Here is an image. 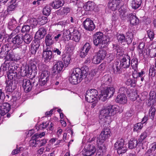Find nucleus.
<instances>
[{"label": "nucleus", "instance_id": "1", "mask_svg": "<svg viewBox=\"0 0 156 156\" xmlns=\"http://www.w3.org/2000/svg\"><path fill=\"white\" fill-rule=\"evenodd\" d=\"M114 92V88L112 87H109L102 90L100 95L98 96L97 90L90 89L87 91L85 98L86 100L89 103H92L98 98L102 101H104L107 100L108 97L109 98L112 97Z\"/></svg>", "mask_w": 156, "mask_h": 156}, {"label": "nucleus", "instance_id": "2", "mask_svg": "<svg viewBox=\"0 0 156 156\" xmlns=\"http://www.w3.org/2000/svg\"><path fill=\"white\" fill-rule=\"evenodd\" d=\"M87 72V70L81 69L78 68L73 69L69 76L70 82L73 84H76L80 83L83 79L86 78Z\"/></svg>", "mask_w": 156, "mask_h": 156}, {"label": "nucleus", "instance_id": "3", "mask_svg": "<svg viewBox=\"0 0 156 156\" xmlns=\"http://www.w3.org/2000/svg\"><path fill=\"white\" fill-rule=\"evenodd\" d=\"M111 132L110 129L108 128L102 130L99 136L97 138V143L98 145V151L100 152L101 155L105 151V147L102 145V143L111 136Z\"/></svg>", "mask_w": 156, "mask_h": 156}, {"label": "nucleus", "instance_id": "4", "mask_svg": "<svg viewBox=\"0 0 156 156\" xmlns=\"http://www.w3.org/2000/svg\"><path fill=\"white\" fill-rule=\"evenodd\" d=\"M122 111V109L119 110V107L118 106L110 105L102 108L100 112L99 116L101 119H104L108 116L113 115L116 113Z\"/></svg>", "mask_w": 156, "mask_h": 156}, {"label": "nucleus", "instance_id": "5", "mask_svg": "<svg viewBox=\"0 0 156 156\" xmlns=\"http://www.w3.org/2000/svg\"><path fill=\"white\" fill-rule=\"evenodd\" d=\"M93 40L95 45L100 47H104V44L107 43L104 39L103 33L101 32H97L94 35Z\"/></svg>", "mask_w": 156, "mask_h": 156}, {"label": "nucleus", "instance_id": "6", "mask_svg": "<svg viewBox=\"0 0 156 156\" xmlns=\"http://www.w3.org/2000/svg\"><path fill=\"white\" fill-rule=\"evenodd\" d=\"M8 50L5 57V60L17 62L20 59V56L15 52L14 49H11L9 46Z\"/></svg>", "mask_w": 156, "mask_h": 156}, {"label": "nucleus", "instance_id": "7", "mask_svg": "<svg viewBox=\"0 0 156 156\" xmlns=\"http://www.w3.org/2000/svg\"><path fill=\"white\" fill-rule=\"evenodd\" d=\"M114 147L119 154L124 153L126 151V148L124 146V140L122 138L116 141L114 144Z\"/></svg>", "mask_w": 156, "mask_h": 156}, {"label": "nucleus", "instance_id": "8", "mask_svg": "<svg viewBox=\"0 0 156 156\" xmlns=\"http://www.w3.org/2000/svg\"><path fill=\"white\" fill-rule=\"evenodd\" d=\"M64 66L63 62L60 61L56 60L53 63L52 73L57 74L60 73Z\"/></svg>", "mask_w": 156, "mask_h": 156}, {"label": "nucleus", "instance_id": "9", "mask_svg": "<svg viewBox=\"0 0 156 156\" xmlns=\"http://www.w3.org/2000/svg\"><path fill=\"white\" fill-rule=\"evenodd\" d=\"M42 57L45 62H48L51 60L52 57V52L50 48L47 47L44 49L42 53Z\"/></svg>", "mask_w": 156, "mask_h": 156}, {"label": "nucleus", "instance_id": "10", "mask_svg": "<svg viewBox=\"0 0 156 156\" xmlns=\"http://www.w3.org/2000/svg\"><path fill=\"white\" fill-rule=\"evenodd\" d=\"M84 28L87 30L92 31L95 28L93 22L90 18H87L83 22Z\"/></svg>", "mask_w": 156, "mask_h": 156}, {"label": "nucleus", "instance_id": "11", "mask_svg": "<svg viewBox=\"0 0 156 156\" xmlns=\"http://www.w3.org/2000/svg\"><path fill=\"white\" fill-rule=\"evenodd\" d=\"M96 149L94 146L88 145V147L83 151V154L84 156H92L95 153Z\"/></svg>", "mask_w": 156, "mask_h": 156}, {"label": "nucleus", "instance_id": "12", "mask_svg": "<svg viewBox=\"0 0 156 156\" xmlns=\"http://www.w3.org/2000/svg\"><path fill=\"white\" fill-rule=\"evenodd\" d=\"M23 36L21 34L17 35L12 38V42L17 47H19L23 42Z\"/></svg>", "mask_w": 156, "mask_h": 156}, {"label": "nucleus", "instance_id": "13", "mask_svg": "<svg viewBox=\"0 0 156 156\" xmlns=\"http://www.w3.org/2000/svg\"><path fill=\"white\" fill-rule=\"evenodd\" d=\"M91 48V46L89 43H86L82 48L80 53L82 58L84 57L88 54V51Z\"/></svg>", "mask_w": 156, "mask_h": 156}, {"label": "nucleus", "instance_id": "14", "mask_svg": "<svg viewBox=\"0 0 156 156\" xmlns=\"http://www.w3.org/2000/svg\"><path fill=\"white\" fill-rule=\"evenodd\" d=\"M122 66L124 68H128L130 65V57L126 55L123 57L120 61Z\"/></svg>", "mask_w": 156, "mask_h": 156}, {"label": "nucleus", "instance_id": "15", "mask_svg": "<svg viewBox=\"0 0 156 156\" xmlns=\"http://www.w3.org/2000/svg\"><path fill=\"white\" fill-rule=\"evenodd\" d=\"M6 83L5 89L7 92H12L16 88V84L13 83L12 81L6 80Z\"/></svg>", "mask_w": 156, "mask_h": 156}, {"label": "nucleus", "instance_id": "16", "mask_svg": "<svg viewBox=\"0 0 156 156\" xmlns=\"http://www.w3.org/2000/svg\"><path fill=\"white\" fill-rule=\"evenodd\" d=\"M46 34V31L44 28H40L36 33L35 37L36 39L40 40L43 38Z\"/></svg>", "mask_w": 156, "mask_h": 156}, {"label": "nucleus", "instance_id": "17", "mask_svg": "<svg viewBox=\"0 0 156 156\" xmlns=\"http://www.w3.org/2000/svg\"><path fill=\"white\" fill-rule=\"evenodd\" d=\"M22 86L24 90L27 92H29L32 89V84L30 80L28 79H24L23 80Z\"/></svg>", "mask_w": 156, "mask_h": 156}, {"label": "nucleus", "instance_id": "18", "mask_svg": "<svg viewBox=\"0 0 156 156\" xmlns=\"http://www.w3.org/2000/svg\"><path fill=\"white\" fill-rule=\"evenodd\" d=\"M64 4L63 0H55L51 3V6L54 9H58L62 6Z\"/></svg>", "mask_w": 156, "mask_h": 156}, {"label": "nucleus", "instance_id": "19", "mask_svg": "<svg viewBox=\"0 0 156 156\" xmlns=\"http://www.w3.org/2000/svg\"><path fill=\"white\" fill-rule=\"evenodd\" d=\"M108 6L112 11H115L119 8V2L117 0H113L109 3Z\"/></svg>", "mask_w": 156, "mask_h": 156}, {"label": "nucleus", "instance_id": "20", "mask_svg": "<svg viewBox=\"0 0 156 156\" xmlns=\"http://www.w3.org/2000/svg\"><path fill=\"white\" fill-rule=\"evenodd\" d=\"M116 101L118 103L124 104L127 101V98L126 95L124 94H120L117 97Z\"/></svg>", "mask_w": 156, "mask_h": 156}, {"label": "nucleus", "instance_id": "21", "mask_svg": "<svg viewBox=\"0 0 156 156\" xmlns=\"http://www.w3.org/2000/svg\"><path fill=\"white\" fill-rule=\"evenodd\" d=\"M71 38L72 40L76 42H78L80 39V34L77 30H74L71 33Z\"/></svg>", "mask_w": 156, "mask_h": 156}, {"label": "nucleus", "instance_id": "22", "mask_svg": "<svg viewBox=\"0 0 156 156\" xmlns=\"http://www.w3.org/2000/svg\"><path fill=\"white\" fill-rule=\"evenodd\" d=\"M53 36L51 34H47L45 38V43L47 47H50V46L54 43V39H53Z\"/></svg>", "mask_w": 156, "mask_h": 156}, {"label": "nucleus", "instance_id": "23", "mask_svg": "<svg viewBox=\"0 0 156 156\" xmlns=\"http://www.w3.org/2000/svg\"><path fill=\"white\" fill-rule=\"evenodd\" d=\"M29 69L28 71L27 70H25V73L27 74L28 73H34V75L35 74L37 73V68L36 64L34 63H31L30 66L29 67Z\"/></svg>", "mask_w": 156, "mask_h": 156}, {"label": "nucleus", "instance_id": "24", "mask_svg": "<svg viewBox=\"0 0 156 156\" xmlns=\"http://www.w3.org/2000/svg\"><path fill=\"white\" fill-rule=\"evenodd\" d=\"M17 25V22L16 19L12 17L10 19V21L8 23V27L11 30H14L16 27V30L19 27H16Z\"/></svg>", "mask_w": 156, "mask_h": 156}, {"label": "nucleus", "instance_id": "25", "mask_svg": "<svg viewBox=\"0 0 156 156\" xmlns=\"http://www.w3.org/2000/svg\"><path fill=\"white\" fill-rule=\"evenodd\" d=\"M9 44H5L2 47L0 52V58H2L5 57L7 54Z\"/></svg>", "mask_w": 156, "mask_h": 156}, {"label": "nucleus", "instance_id": "26", "mask_svg": "<svg viewBox=\"0 0 156 156\" xmlns=\"http://www.w3.org/2000/svg\"><path fill=\"white\" fill-rule=\"evenodd\" d=\"M94 3L93 2H88L84 5L83 8L86 11H91L94 9Z\"/></svg>", "mask_w": 156, "mask_h": 156}, {"label": "nucleus", "instance_id": "27", "mask_svg": "<svg viewBox=\"0 0 156 156\" xmlns=\"http://www.w3.org/2000/svg\"><path fill=\"white\" fill-rule=\"evenodd\" d=\"M129 17L130 23L131 25H135L138 23L139 20L135 15L132 14H129Z\"/></svg>", "mask_w": 156, "mask_h": 156}, {"label": "nucleus", "instance_id": "28", "mask_svg": "<svg viewBox=\"0 0 156 156\" xmlns=\"http://www.w3.org/2000/svg\"><path fill=\"white\" fill-rule=\"evenodd\" d=\"M12 71H9L7 73V76L9 80H7L12 81V80H15L17 76L16 72Z\"/></svg>", "mask_w": 156, "mask_h": 156}, {"label": "nucleus", "instance_id": "29", "mask_svg": "<svg viewBox=\"0 0 156 156\" xmlns=\"http://www.w3.org/2000/svg\"><path fill=\"white\" fill-rule=\"evenodd\" d=\"M107 54L106 51L104 48L100 49L97 54L102 60L105 58Z\"/></svg>", "mask_w": 156, "mask_h": 156}, {"label": "nucleus", "instance_id": "30", "mask_svg": "<svg viewBox=\"0 0 156 156\" xmlns=\"http://www.w3.org/2000/svg\"><path fill=\"white\" fill-rule=\"evenodd\" d=\"M138 143L136 139H132L129 141V148L130 149L134 148L136 147Z\"/></svg>", "mask_w": 156, "mask_h": 156}, {"label": "nucleus", "instance_id": "31", "mask_svg": "<svg viewBox=\"0 0 156 156\" xmlns=\"http://www.w3.org/2000/svg\"><path fill=\"white\" fill-rule=\"evenodd\" d=\"M145 72L143 70H141L140 72H137V71H134L133 73V76L134 78H137L140 77H144Z\"/></svg>", "mask_w": 156, "mask_h": 156}, {"label": "nucleus", "instance_id": "32", "mask_svg": "<svg viewBox=\"0 0 156 156\" xmlns=\"http://www.w3.org/2000/svg\"><path fill=\"white\" fill-rule=\"evenodd\" d=\"M142 3V0H133L131 4L132 8L136 9Z\"/></svg>", "mask_w": 156, "mask_h": 156}, {"label": "nucleus", "instance_id": "33", "mask_svg": "<svg viewBox=\"0 0 156 156\" xmlns=\"http://www.w3.org/2000/svg\"><path fill=\"white\" fill-rule=\"evenodd\" d=\"M27 24L31 26L32 27H34L37 25L38 22L35 18L28 19L27 22Z\"/></svg>", "mask_w": 156, "mask_h": 156}, {"label": "nucleus", "instance_id": "34", "mask_svg": "<svg viewBox=\"0 0 156 156\" xmlns=\"http://www.w3.org/2000/svg\"><path fill=\"white\" fill-rule=\"evenodd\" d=\"M125 38V44L126 43L128 44L131 43L133 37V34L132 33H127L126 36Z\"/></svg>", "mask_w": 156, "mask_h": 156}, {"label": "nucleus", "instance_id": "35", "mask_svg": "<svg viewBox=\"0 0 156 156\" xmlns=\"http://www.w3.org/2000/svg\"><path fill=\"white\" fill-rule=\"evenodd\" d=\"M33 39V37L31 35L26 34L24 36H23V39L24 42L27 44H29Z\"/></svg>", "mask_w": 156, "mask_h": 156}, {"label": "nucleus", "instance_id": "36", "mask_svg": "<svg viewBox=\"0 0 156 156\" xmlns=\"http://www.w3.org/2000/svg\"><path fill=\"white\" fill-rule=\"evenodd\" d=\"M121 67H122V66L121 62H119L116 61L115 62L113 66L114 71H116L117 72H119L120 71V69Z\"/></svg>", "mask_w": 156, "mask_h": 156}, {"label": "nucleus", "instance_id": "37", "mask_svg": "<svg viewBox=\"0 0 156 156\" xmlns=\"http://www.w3.org/2000/svg\"><path fill=\"white\" fill-rule=\"evenodd\" d=\"M148 134L146 130L142 133L138 139V143H141L148 136Z\"/></svg>", "mask_w": 156, "mask_h": 156}, {"label": "nucleus", "instance_id": "38", "mask_svg": "<svg viewBox=\"0 0 156 156\" xmlns=\"http://www.w3.org/2000/svg\"><path fill=\"white\" fill-rule=\"evenodd\" d=\"M49 72L47 70H45L42 72L40 75V78L41 79L45 78V79L49 80Z\"/></svg>", "mask_w": 156, "mask_h": 156}, {"label": "nucleus", "instance_id": "39", "mask_svg": "<svg viewBox=\"0 0 156 156\" xmlns=\"http://www.w3.org/2000/svg\"><path fill=\"white\" fill-rule=\"evenodd\" d=\"M137 60L136 58L132 59L131 61V66L134 71H137Z\"/></svg>", "mask_w": 156, "mask_h": 156}, {"label": "nucleus", "instance_id": "40", "mask_svg": "<svg viewBox=\"0 0 156 156\" xmlns=\"http://www.w3.org/2000/svg\"><path fill=\"white\" fill-rule=\"evenodd\" d=\"M125 36L123 34H119L117 36L118 41L123 45L125 44Z\"/></svg>", "mask_w": 156, "mask_h": 156}, {"label": "nucleus", "instance_id": "41", "mask_svg": "<svg viewBox=\"0 0 156 156\" xmlns=\"http://www.w3.org/2000/svg\"><path fill=\"white\" fill-rule=\"evenodd\" d=\"M102 61V60L97 54L94 56L92 58V62L95 64H99Z\"/></svg>", "mask_w": 156, "mask_h": 156}, {"label": "nucleus", "instance_id": "42", "mask_svg": "<svg viewBox=\"0 0 156 156\" xmlns=\"http://www.w3.org/2000/svg\"><path fill=\"white\" fill-rule=\"evenodd\" d=\"M143 126V123L139 122L135 124L134 126L133 130L134 131H138L140 130Z\"/></svg>", "mask_w": 156, "mask_h": 156}, {"label": "nucleus", "instance_id": "43", "mask_svg": "<svg viewBox=\"0 0 156 156\" xmlns=\"http://www.w3.org/2000/svg\"><path fill=\"white\" fill-rule=\"evenodd\" d=\"M37 138L34 137L33 138V136L32 137L31 140H30V144L31 146L33 147H36L37 144H39L38 140Z\"/></svg>", "mask_w": 156, "mask_h": 156}, {"label": "nucleus", "instance_id": "44", "mask_svg": "<svg viewBox=\"0 0 156 156\" xmlns=\"http://www.w3.org/2000/svg\"><path fill=\"white\" fill-rule=\"evenodd\" d=\"M39 47V45L38 44L32 45L30 48L31 53L32 54H35L37 49Z\"/></svg>", "mask_w": 156, "mask_h": 156}, {"label": "nucleus", "instance_id": "45", "mask_svg": "<svg viewBox=\"0 0 156 156\" xmlns=\"http://www.w3.org/2000/svg\"><path fill=\"white\" fill-rule=\"evenodd\" d=\"M144 46L145 44L144 43H141L139 45L138 50L140 54H143Z\"/></svg>", "mask_w": 156, "mask_h": 156}, {"label": "nucleus", "instance_id": "46", "mask_svg": "<svg viewBox=\"0 0 156 156\" xmlns=\"http://www.w3.org/2000/svg\"><path fill=\"white\" fill-rule=\"evenodd\" d=\"M155 112V109L154 108L152 107L150 108L149 111V114L151 119H154Z\"/></svg>", "mask_w": 156, "mask_h": 156}, {"label": "nucleus", "instance_id": "47", "mask_svg": "<svg viewBox=\"0 0 156 156\" xmlns=\"http://www.w3.org/2000/svg\"><path fill=\"white\" fill-rule=\"evenodd\" d=\"M51 11L50 7L48 6H46L43 9V12L45 15L48 16L50 13Z\"/></svg>", "mask_w": 156, "mask_h": 156}, {"label": "nucleus", "instance_id": "48", "mask_svg": "<svg viewBox=\"0 0 156 156\" xmlns=\"http://www.w3.org/2000/svg\"><path fill=\"white\" fill-rule=\"evenodd\" d=\"M71 33L69 30H67L65 31L63 33V37H66L68 40H70L71 39Z\"/></svg>", "mask_w": 156, "mask_h": 156}, {"label": "nucleus", "instance_id": "49", "mask_svg": "<svg viewBox=\"0 0 156 156\" xmlns=\"http://www.w3.org/2000/svg\"><path fill=\"white\" fill-rule=\"evenodd\" d=\"M30 29V26L28 24L24 25L21 29V31L22 32H29Z\"/></svg>", "mask_w": 156, "mask_h": 156}, {"label": "nucleus", "instance_id": "50", "mask_svg": "<svg viewBox=\"0 0 156 156\" xmlns=\"http://www.w3.org/2000/svg\"><path fill=\"white\" fill-rule=\"evenodd\" d=\"M64 63L66 65H68L70 63L71 60V56L70 55H66L63 58Z\"/></svg>", "mask_w": 156, "mask_h": 156}, {"label": "nucleus", "instance_id": "51", "mask_svg": "<svg viewBox=\"0 0 156 156\" xmlns=\"http://www.w3.org/2000/svg\"><path fill=\"white\" fill-rule=\"evenodd\" d=\"M40 24L41 25H43L47 23L48 21L47 18L44 16H42L40 18Z\"/></svg>", "mask_w": 156, "mask_h": 156}, {"label": "nucleus", "instance_id": "52", "mask_svg": "<svg viewBox=\"0 0 156 156\" xmlns=\"http://www.w3.org/2000/svg\"><path fill=\"white\" fill-rule=\"evenodd\" d=\"M105 80V84L107 85L109 84L112 81V79L110 76H108L105 75L104 76Z\"/></svg>", "mask_w": 156, "mask_h": 156}, {"label": "nucleus", "instance_id": "53", "mask_svg": "<svg viewBox=\"0 0 156 156\" xmlns=\"http://www.w3.org/2000/svg\"><path fill=\"white\" fill-rule=\"evenodd\" d=\"M148 36L151 40H153L154 38V34L153 32L150 30L147 31Z\"/></svg>", "mask_w": 156, "mask_h": 156}, {"label": "nucleus", "instance_id": "54", "mask_svg": "<svg viewBox=\"0 0 156 156\" xmlns=\"http://www.w3.org/2000/svg\"><path fill=\"white\" fill-rule=\"evenodd\" d=\"M48 80H49L45 79V78H44V79H41V78H39V82L40 85L41 86H44L46 83L47 82Z\"/></svg>", "mask_w": 156, "mask_h": 156}, {"label": "nucleus", "instance_id": "55", "mask_svg": "<svg viewBox=\"0 0 156 156\" xmlns=\"http://www.w3.org/2000/svg\"><path fill=\"white\" fill-rule=\"evenodd\" d=\"M155 71L154 67H151L149 70V74L151 76H154L155 75L156 72H155Z\"/></svg>", "mask_w": 156, "mask_h": 156}, {"label": "nucleus", "instance_id": "56", "mask_svg": "<svg viewBox=\"0 0 156 156\" xmlns=\"http://www.w3.org/2000/svg\"><path fill=\"white\" fill-rule=\"evenodd\" d=\"M14 63L12 64V65H11L9 68V71L12 70V71H16V70H17L18 68V66L15 65H14Z\"/></svg>", "mask_w": 156, "mask_h": 156}, {"label": "nucleus", "instance_id": "57", "mask_svg": "<svg viewBox=\"0 0 156 156\" xmlns=\"http://www.w3.org/2000/svg\"><path fill=\"white\" fill-rule=\"evenodd\" d=\"M45 134L44 132H42L40 134L36 133L33 136V138L34 137H36L38 138H41L44 136Z\"/></svg>", "mask_w": 156, "mask_h": 156}, {"label": "nucleus", "instance_id": "58", "mask_svg": "<svg viewBox=\"0 0 156 156\" xmlns=\"http://www.w3.org/2000/svg\"><path fill=\"white\" fill-rule=\"evenodd\" d=\"M39 144L40 146H41L44 145L47 143V139L38 140Z\"/></svg>", "mask_w": 156, "mask_h": 156}, {"label": "nucleus", "instance_id": "59", "mask_svg": "<svg viewBox=\"0 0 156 156\" xmlns=\"http://www.w3.org/2000/svg\"><path fill=\"white\" fill-rule=\"evenodd\" d=\"M62 36L61 33H58L55 34V36H53L54 37V39L55 40V41H58V40Z\"/></svg>", "mask_w": 156, "mask_h": 156}, {"label": "nucleus", "instance_id": "60", "mask_svg": "<svg viewBox=\"0 0 156 156\" xmlns=\"http://www.w3.org/2000/svg\"><path fill=\"white\" fill-rule=\"evenodd\" d=\"M70 9L69 8L66 7L64 8L62 10V12L64 14H66L67 13L69 12Z\"/></svg>", "mask_w": 156, "mask_h": 156}, {"label": "nucleus", "instance_id": "61", "mask_svg": "<svg viewBox=\"0 0 156 156\" xmlns=\"http://www.w3.org/2000/svg\"><path fill=\"white\" fill-rule=\"evenodd\" d=\"M38 68L40 71H42V72L45 70H46L45 69V66L42 64H40L39 65Z\"/></svg>", "mask_w": 156, "mask_h": 156}, {"label": "nucleus", "instance_id": "62", "mask_svg": "<svg viewBox=\"0 0 156 156\" xmlns=\"http://www.w3.org/2000/svg\"><path fill=\"white\" fill-rule=\"evenodd\" d=\"M17 6L10 5L8 8V11H12L14 10Z\"/></svg>", "mask_w": 156, "mask_h": 156}, {"label": "nucleus", "instance_id": "63", "mask_svg": "<svg viewBox=\"0 0 156 156\" xmlns=\"http://www.w3.org/2000/svg\"><path fill=\"white\" fill-rule=\"evenodd\" d=\"M69 21H67V20L66 21H63L59 22L58 23V24L61 26H66L67 23H69Z\"/></svg>", "mask_w": 156, "mask_h": 156}, {"label": "nucleus", "instance_id": "64", "mask_svg": "<svg viewBox=\"0 0 156 156\" xmlns=\"http://www.w3.org/2000/svg\"><path fill=\"white\" fill-rule=\"evenodd\" d=\"M150 150L151 151H155L156 148V143L154 142L152 144L151 146Z\"/></svg>", "mask_w": 156, "mask_h": 156}]
</instances>
